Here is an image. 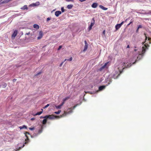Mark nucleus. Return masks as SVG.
Returning <instances> with one entry per match:
<instances>
[{"label": "nucleus", "mask_w": 151, "mask_h": 151, "mask_svg": "<svg viewBox=\"0 0 151 151\" xmlns=\"http://www.w3.org/2000/svg\"><path fill=\"white\" fill-rule=\"evenodd\" d=\"M129 48V45H128L127 46V48Z\"/></svg>", "instance_id": "nucleus-45"}, {"label": "nucleus", "mask_w": 151, "mask_h": 151, "mask_svg": "<svg viewBox=\"0 0 151 151\" xmlns=\"http://www.w3.org/2000/svg\"><path fill=\"white\" fill-rule=\"evenodd\" d=\"M106 87V86H100L99 87V91H97V92H98L99 91H101L104 89Z\"/></svg>", "instance_id": "nucleus-9"}, {"label": "nucleus", "mask_w": 151, "mask_h": 151, "mask_svg": "<svg viewBox=\"0 0 151 151\" xmlns=\"http://www.w3.org/2000/svg\"><path fill=\"white\" fill-rule=\"evenodd\" d=\"M129 63L127 64L126 62H122L120 61H118L115 64L114 66V70L113 72L111 75V77L114 79H116L119 76L120 74L122 73V70L126 68H128L131 66L132 64L131 63L130 65L129 66Z\"/></svg>", "instance_id": "nucleus-1"}, {"label": "nucleus", "mask_w": 151, "mask_h": 151, "mask_svg": "<svg viewBox=\"0 0 151 151\" xmlns=\"http://www.w3.org/2000/svg\"><path fill=\"white\" fill-rule=\"evenodd\" d=\"M37 3L39 4V2H37Z\"/></svg>", "instance_id": "nucleus-53"}, {"label": "nucleus", "mask_w": 151, "mask_h": 151, "mask_svg": "<svg viewBox=\"0 0 151 151\" xmlns=\"http://www.w3.org/2000/svg\"><path fill=\"white\" fill-rule=\"evenodd\" d=\"M7 84L6 83H4L1 85V86L3 88H5L6 87Z\"/></svg>", "instance_id": "nucleus-24"}, {"label": "nucleus", "mask_w": 151, "mask_h": 151, "mask_svg": "<svg viewBox=\"0 0 151 151\" xmlns=\"http://www.w3.org/2000/svg\"><path fill=\"white\" fill-rule=\"evenodd\" d=\"M106 82H108V81L109 82L108 83V84H110V83L111 82V81L110 80V78H108L106 80Z\"/></svg>", "instance_id": "nucleus-26"}, {"label": "nucleus", "mask_w": 151, "mask_h": 151, "mask_svg": "<svg viewBox=\"0 0 151 151\" xmlns=\"http://www.w3.org/2000/svg\"><path fill=\"white\" fill-rule=\"evenodd\" d=\"M40 73H38L37 74H36V76H37V75H39V74H40Z\"/></svg>", "instance_id": "nucleus-46"}, {"label": "nucleus", "mask_w": 151, "mask_h": 151, "mask_svg": "<svg viewBox=\"0 0 151 151\" xmlns=\"http://www.w3.org/2000/svg\"><path fill=\"white\" fill-rule=\"evenodd\" d=\"M42 113V111H41L38 112H37L35 114H33V115L34 116H36L37 115H40Z\"/></svg>", "instance_id": "nucleus-21"}, {"label": "nucleus", "mask_w": 151, "mask_h": 151, "mask_svg": "<svg viewBox=\"0 0 151 151\" xmlns=\"http://www.w3.org/2000/svg\"><path fill=\"white\" fill-rule=\"evenodd\" d=\"M41 110H42V111H43V110L42 109H41Z\"/></svg>", "instance_id": "nucleus-52"}, {"label": "nucleus", "mask_w": 151, "mask_h": 151, "mask_svg": "<svg viewBox=\"0 0 151 151\" xmlns=\"http://www.w3.org/2000/svg\"><path fill=\"white\" fill-rule=\"evenodd\" d=\"M17 30H14V32L13 33L12 35V37L13 39H14L15 37L17 35Z\"/></svg>", "instance_id": "nucleus-7"}, {"label": "nucleus", "mask_w": 151, "mask_h": 151, "mask_svg": "<svg viewBox=\"0 0 151 151\" xmlns=\"http://www.w3.org/2000/svg\"><path fill=\"white\" fill-rule=\"evenodd\" d=\"M49 106V104H48L47 105H46V106H44V107H43V108L44 109H45V108Z\"/></svg>", "instance_id": "nucleus-30"}, {"label": "nucleus", "mask_w": 151, "mask_h": 151, "mask_svg": "<svg viewBox=\"0 0 151 151\" xmlns=\"http://www.w3.org/2000/svg\"><path fill=\"white\" fill-rule=\"evenodd\" d=\"M131 23V22H130L129 23V24H128V25H130V24Z\"/></svg>", "instance_id": "nucleus-50"}, {"label": "nucleus", "mask_w": 151, "mask_h": 151, "mask_svg": "<svg viewBox=\"0 0 151 151\" xmlns=\"http://www.w3.org/2000/svg\"><path fill=\"white\" fill-rule=\"evenodd\" d=\"M72 59H73V58L72 57H70V58L69 59H65V60H64V61H65L66 60H67V61H72Z\"/></svg>", "instance_id": "nucleus-22"}, {"label": "nucleus", "mask_w": 151, "mask_h": 151, "mask_svg": "<svg viewBox=\"0 0 151 151\" xmlns=\"http://www.w3.org/2000/svg\"><path fill=\"white\" fill-rule=\"evenodd\" d=\"M124 22V21H123L120 24H120V26H122V25L123 24Z\"/></svg>", "instance_id": "nucleus-38"}, {"label": "nucleus", "mask_w": 151, "mask_h": 151, "mask_svg": "<svg viewBox=\"0 0 151 151\" xmlns=\"http://www.w3.org/2000/svg\"><path fill=\"white\" fill-rule=\"evenodd\" d=\"M70 98V97H69V96H68V97H67L65 98H64L63 99V102H64V103L65 101H66L68 99Z\"/></svg>", "instance_id": "nucleus-19"}, {"label": "nucleus", "mask_w": 151, "mask_h": 151, "mask_svg": "<svg viewBox=\"0 0 151 151\" xmlns=\"http://www.w3.org/2000/svg\"><path fill=\"white\" fill-rule=\"evenodd\" d=\"M63 63V62L60 64V66H61L62 65Z\"/></svg>", "instance_id": "nucleus-40"}, {"label": "nucleus", "mask_w": 151, "mask_h": 151, "mask_svg": "<svg viewBox=\"0 0 151 151\" xmlns=\"http://www.w3.org/2000/svg\"><path fill=\"white\" fill-rule=\"evenodd\" d=\"M61 11H62V12H64L65 10L64 9V7H61Z\"/></svg>", "instance_id": "nucleus-32"}, {"label": "nucleus", "mask_w": 151, "mask_h": 151, "mask_svg": "<svg viewBox=\"0 0 151 151\" xmlns=\"http://www.w3.org/2000/svg\"><path fill=\"white\" fill-rule=\"evenodd\" d=\"M29 129L31 131L33 130L34 129V127H32V128H29Z\"/></svg>", "instance_id": "nucleus-33"}, {"label": "nucleus", "mask_w": 151, "mask_h": 151, "mask_svg": "<svg viewBox=\"0 0 151 151\" xmlns=\"http://www.w3.org/2000/svg\"><path fill=\"white\" fill-rule=\"evenodd\" d=\"M62 48V46L61 45L59 46L58 49V50H60Z\"/></svg>", "instance_id": "nucleus-36"}, {"label": "nucleus", "mask_w": 151, "mask_h": 151, "mask_svg": "<svg viewBox=\"0 0 151 151\" xmlns=\"http://www.w3.org/2000/svg\"><path fill=\"white\" fill-rule=\"evenodd\" d=\"M100 8L104 10H106L107 9V8H105L102 5H100L99 6Z\"/></svg>", "instance_id": "nucleus-15"}, {"label": "nucleus", "mask_w": 151, "mask_h": 151, "mask_svg": "<svg viewBox=\"0 0 151 151\" xmlns=\"http://www.w3.org/2000/svg\"><path fill=\"white\" fill-rule=\"evenodd\" d=\"M3 4L2 1H0V5L1 4Z\"/></svg>", "instance_id": "nucleus-41"}, {"label": "nucleus", "mask_w": 151, "mask_h": 151, "mask_svg": "<svg viewBox=\"0 0 151 151\" xmlns=\"http://www.w3.org/2000/svg\"><path fill=\"white\" fill-rule=\"evenodd\" d=\"M105 30H104L103 32V33H102V34H103V35L102 36L103 37H105Z\"/></svg>", "instance_id": "nucleus-29"}, {"label": "nucleus", "mask_w": 151, "mask_h": 151, "mask_svg": "<svg viewBox=\"0 0 151 151\" xmlns=\"http://www.w3.org/2000/svg\"><path fill=\"white\" fill-rule=\"evenodd\" d=\"M134 63H132V64H134Z\"/></svg>", "instance_id": "nucleus-54"}, {"label": "nucleus", "mask_w": 151, "mask_h": 151, "mask_svg": "<svg viewBox=\"0 0 151 151\" xmlns=\"http://www.w3.org/2000/svg\"><path fill=\"white\" fill-rule=\"evenodd\" d=\"M22 9L25 10V9H27L28 8L27 7V5H25L23 6L21 8Z\"/></svg>", "instance_id": "nucleus-18"}, {"label": "nucleus", "mask_w": 151, "mask_h": 151, "mask_svg": "<svg viewBox=\"0 0 151 151\" xmlns=\"http://www.w3.org/2000/svg\"><path fill=\"white\" fill-rule=\"evenodd\" d=\"M37 6V5H36V3H32V4H30L29 5V6Z\"/></svg>", "instance_id": "nucleus-25"}, {"label": "nucleus", "mask_w": 151, "mask_h": 151, "mask_svg": "<svg viewBox=\"0 0 151 151\" xmlns=\"http://www.w3.org/2000/svg\"><path fill=\"white\" fill-rule=\"evenodd\" d=\"M35 119V118H32L31 119V120H34Z\"/></svg>", "instance_id": "nucleus-43"}, {"label": "nucleus", "mask_w": 151, "mask_h": 151, "mask_svg": "<svg viewBox=\"0 0 151 151\" xmlns=\"http://www.w3.org/2000/svg\"><path fill=\"white\" fill-rule=\"evenodd\" d=\"M41 129H39V132H42V131H43V126H41L40 127Z\"/></svg>", "instance_id": "nucleus-23"}, {"label": "nucleus", "mask_w": 151, "mask_h": 151, "mask_svg": "<svg viewBox=\"0 0 151 151\" xmlns=\"http://www.w3.org/2000/svg\"><path fill=\"white\" fill-rule=\"evenodd\" d=\"M92 21H91L90 26L88 27V29L89 30H91L92 29V27L95 24V20L94 18H92Z\"/></svg>", "instance_id": "nucleus-6"}, {"label": "nucleus", "mask_w": 151, "mask_h": 151, "mask_svg": "<svg viewBox=\"0 0 151 151\" xmlns=\"http://www.w3.org/2000/svg\"><path fill=\"white\" fill-rule=\"evenodd\" d=\"M78 105L77 104L75 105L73 107L69 108L66 111H64V113L62 115H60V116H53L51 115H47L46 116V118L47 119H54L55 118L59 117L61 118L62 117H64L66 116L67 115L70 114V113L73 112V110Z\"/></svg>", "instance_id": "nucleus-2"}, {"label": "nucleus", "mask_w": 151, "mask_h": 151, "mask_svg": "<svg viewBox=\"0 0 151 151\" xmlns=\"http://www.w3.org/2000/svg\"><path fill=\"white\" fill-rule=\"evenodd\" d=\"M64 102H62V104L60 105L57 106H55V107L57 109H60L61 108V106H62Z\"/></svg>", "instance_id": "nucleus-12"}, {"label": "nucleus", "mask_w": 151, "mask_h": 151, "mask_svg": "<svg viewBox=\"0 0 151 151\" xmlns=\"http://www.w3.org/2000/svg\"><path fill=\"white\" fill-rule=\"evenodd\" d=\"M108 63L109 62H106V63H105L104 65L102 66L99 69V70L100 71H102L106 69L109 67V66L108 65Z\"/></svg>", "instance_id": "nucleus-4"}, {"label": "nucleus", "mask_w": 151, "mask_h": 151, "mask_svg": "<svg viewBox=\"0 0 151 151\" xmlns=\"http://www.w3.org/2000/svg\"><path fill=\"white\" fill-rule=\"evenodd\" d=\"M147 49L148 48L147 47V45L145 44L144 46L142 47V49L139 51V55L137 57V60H136V61L140 60L142 57L143 54L145 52L146 49Z\"/></svg>", "instance_id": "nucleus-3"}, {"label": "nucleus", "mask_w": 151, "mask_h": 151, "mask_svg": "<svg viewBox=\"0 0 151 151\" xmlns=\"http://www.w3.org/2000/svg\"><path fill=\"white\" fill-rule=\"evenodd\" d=\"M146 14H151V10L149 11L148 12H147V13H146Z\"/></svg>", "instance_id": "nucleus-31"}, {"label": "nucleus", "mask_w": 151, "mask_h": 151, "mask_svg": "<svg viewBox=\"0 0 151 151\" xmlns=\"http://www.w3.org/2000/svg\"><path fill=\"white\" fill-rule=\"evenodd\" d=\"M43 35V32L42 31H40L39 32V36L37 37L38 40H40L41 39Z\"/></svg>", "instance_id": "nucleus-8"}, {"label": "nucleus", "mask_w": 151, "mask_h": 151, "mask_svg": "<svg viewBox=\"0 0 151 151\" xmlns=\"http://www.w3.org/2000/svg\"><path fill=\"white\" fill-rule=\"evenodd\" d=\"M142 26L141 25H139L138 27V29L142 28Z\"/></svg>", "instance_id": "nucleus-35"}, {"label": "nucleus", "mask_w": 151, "mask_h": 151, "mask_svg": "<svg viewBox=\"0 0 151 151\" xmlns=\"http://www.w3.org/2000/svg\"><path fill=\"white\" fill-rule=\"evenodd\" d=\"M24 134L25 137L27 138V139H25V142H24V144L23 145V146L22 147H23L24 146V144H26L27 142H28V141L29 140L28 138L29 137H32V136L30 134V133H24Z\"/></svg>", "instance_id": "nucleus-5"}, {"label": "nucleus", "mask_w": 151, "mask_h": 151, "mask_svg": "<svg viewBox=\"0 0 151 151\" xmlns=\"http://www.w3.org/2000/svg\"><path fill=\"white\" fill-rule=\"evenodd\" d=\"M16 80H17L16 79H14L13 80V82H15L16 81Z\"/></svg>", "instance_id": "nucleus-42"}, {"label": "nucleus", "mask_w": 151, "mask_h": 151, "mask_svg": "<svg viewBox=\"0 0 151 151\" xmlns=\"http://www.w3.org/2000/svg\"><path fill=\"white\" fill-rule=\"evenodd\" d=\"M61 14V12L60 11H56L55 12V15L56 17H58L59 15Z\"/></svg>", "instance_id": "nucleus-10"}, {"label": "nucleus", "mask_w": 151, "mask_h": 151, "mask_svg": "<svg viewBox=\"0 0 151 151\" xmlns=\"http://www.w3.org/2000/svg\"><path fill=\"white\" fill-rule=\"evenodd\" d=\"M138 29H138V28H137V29L136 30V32H137L138 31Z\"/></svg>", "instance_id": "nucleus-47"}, {"label": "nucleus", "mask_w": 151, "mask_h": 151, "mask_svg": "<svg viewBox=\"0 0 151 151\" xmlns=\"http://www.w3.org/2000/svg\"><path fill=\"white\" fill-rule=\"evenodd\" d=\"M46 118V116H41L40 117V119L44 118V119Z\"/></svg>", "instance_id": "nucleus-34"}, {"label": "nucleus", "mask_w": 151, "mask_h": 151, "mask_svg": "<svg viewBox=\"0 0 151 151\" xmlns=\"http://www.w3.org/2000/svg\"><path fill=\"white\" fill-rule=\"evenodd\" d=\"M73 6L72 4H69L67 5V8L68 9H72Z\"/></svg>", "instance_id": "nucleus-16"}, {"label": "nucleus", "mask_w": 151, "mask_h": 151, "mask_svg": "<svg viewBox=\"0 0 151 151\" xmlns=\"http://www.w3.org/2000/svg\"><path fill=\"white\" fill-rule=\"evenodd\" d=\"M33 27L36 29H38L39 28V26L37 24H34L33 25Z\"/></svg>", "instance_id": "nucleus-14"}, {"label": "nucleus", "mask_w": 151, "mask_h": 151, "mask_svg": "<svg viewBox=\"0 0 151 151\" xmlns=\"http://www.w3.org/2000/svg\"><path fill=\"white\" fill-rule=\"evenodd\" d=\"M88 48V45H85V46H84V49L83 50L84 51H86L87 49Z\"/></svg>", "instance_id": "nucleus-27"}, {"label": "nucleus", "mask_w": 151, "mask_h": 151, "mask_svg": "<svg viewBox=\"0 0 151 151\" xmlns=\"http://www.w3.org/2000/svg\"><path fill=\"white\" fill-rule=\"evenodd\" d=\"M19 128L20 129H27V127L25 125H23L22 127H20Z\"/></svg>", "instance_id": "nucleus-20"}, {"label": "nucleus", "mask_w": 151, "mask_h": 151, "mask_svg": "<svg viewBox=\"0 0 151 151\" xmlns=\"http://www.w3.org/2000/svg\"><path fill=\"white\" fill-rule=\"evenodd\" d=\"M137 50H136L135 49H134V51H136Z\"/></svg>", "instance_id": "nucleus-49"}, {"label": "nucleus", "mask_w": 151, "mask_h": 151, "mask_svg": "<svg viewBox=\"0 0 151 151\" xmlns=\"http://www.w3.org/2000/svg\"><path fill=\"white\" fill-rule=\"evenodd\" d=\"M147 39V37H146V40Z\"/></svg>", "instance_id": "nucleus-51"}, {"label": "nucleus", "mask_w": 151, "mask_h": 151, "mask_svg": "<svg viewBox=\"0 0 151 151\" xmlns=\"http://www.w3.org/2000/svg\"><path fill=\"white\" fill-rule=\"evenodd\" d=\"M61 111L60 110H59L58 111H55L54 112V113L56 114H59L60 113Z\"/></svg>", "instance_id": "nucleus-28"}, {"label": "nucleus", "mask_w": 151, "mask_h": 151, "mask_svg": "<svg viewBox=\"0 0 151 151\" xmlns=\"http://www.w3.org/2000/svg\"><path fill=\"white\" fill-rule=\"evenodd\" d=\"M47 119L46 118L44 119L42 122V124L44 125L46 124L47 122Z\"/></svg>", "instance_id": "nucleus-13"}, {"label": "nucleus", "mask_w": 151, "mask_h": 151, "mask_svg": "<svg viewBox=\"0 0 151 151\" xmlns=\"http://www.w3.org/2000/svg\"><path fill=\"white\" fill-rule=\"evenodd\" d=\"M121 26L119 24H117L115 26V28L116 30L119 29L120 27Z\"/></svg>", "instance_id": "nucleus-17"}, {"label": "nucleus", "mask_w": 151, "mask_h": 151, "mask_svg": "<svg viewBox=\"0 0 151 151\" xmlns=\"http://www.w3.org/2000/svg\"><path fill=\"white\" fill-rule=\"evenodd\" d=\"M124 22V21H123L120 24H120V26H122V25L123 24Z\"/></svg>", "instance_id": "nucleus-39"}, {"label": "nucleus", "mask_w": 151, "mask_h": 151, "mask_svg": "<svg viewBox=\"0 0 151 151\" xmlns=\"http://www.w3.org/2000/svg\"><path fill=\"white\" fill-rule=\"evenodd\" d=\"M85 45H87L86 41H85Z\"/></svg>", "instance_id": "nucleus-44"}, {"label": "nucleus", "mask_w": 151, "mask_h": 151, "mask_svg": "<svg viewBox=\"0 0 151 151\" xmlns=\"http://www.w3.org/2000/svg\"><path fill=\"white\" fill-rule=\"evenodd\" d=\"M98 4L97 3H94L91 5V7L94 8L97 7L98 6Z\"/></svg>", "instance_id": "nucleus-11"}, {"label": "nucleus", "mask_w": 151, "mask_h": 151, "mask_svg": "<svg viewBox=\"0 0 151 151\" xmlns=\"http://www.w3.org/2000/svg\"><path fill=\"white\" fill-rule=\"evenodd\" d=\"M50 20V17H48L47 19V21H48Z\"/></svg>", "instance_id": "nucleus-37"}, {"label": "nucleus", "mask_w": 151, "mask_h": 151, "mask_svg": "<svg viewBox=\"0 0 151 151\" xmlns=\"http://www.w3.org/2000/svg\"><path fill=\"white\" fill-rule=\"evenodd\" d=\"M148 40H150V39H151V38H148Z\"/></svg>", "instance_id": "nucleus-48"}]
</instances>
